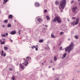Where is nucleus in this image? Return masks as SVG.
I'll use <instances>...</instances> for the list:
<instances>
[{
	"instance_id": "nucleus-1",
	"label": "nucleus",
	"mask_w": 80,
	"mask_h": 80,
	"mask_svg": "<svg viewBox=\"0 0 80 80\" xmlns=\"http://www.w3.org/2000/svg\"><path fill=\"white\" fill-rule=\"evenodd\" d=\"M74 48V44L73 42H71L69 46L65 48V52H67L68 50V53H70V52L73 50Z\"/></svg>"
},
{
	"instance_id": "nucleus-2",
	"label": "nucleus",
	"mask_w": 80,
	"mask_h": 80,
	"mask_svg": "<svg viewBox=\"0 0 80 80\" xmlns=\"http://www.w3.org/2000/svg\"><path fill=\"white\" fill-rule=\"evenodd\" d=\"M67 0H61L60 2V5L62 9L63 10L66 7V3Z\"/></svg>"
},
{
	"instance_id": "nucleus-3",
	"label": "nucleus",
	"mask_w": 80,
	"mask_h": 80,
	"mask_svg": "<svg viewBox=\"0 0 80 80\" xmlns=\"http://www.w3.org/2000/svg\"><path fill=\"white\" fill-rule=\"evenodd\" d=\"M56 22H57L58 23H62L61 18L58 17H55L53 19L52 22L55 23Z\"/></svg>"
},
{
	"instance_id": "nucleus-4",
	"label": "nucleus",
	"mask_w": 80,
	"mask_h": 80,
	"mask_svg": "<svg viewBox=\"0 0 80 80\" xmlns=\"http://www.w3.org/2000/svg\"><path fill=\"white\" fill-rule=\"evenodd\" d=\"M80 20V19L79 18H77L76 20V22H72L71 23V25L72 26H74L75 25H77L78 23V22H79V21Z\"/></svg>"
},
{
	"instance_id": "nucleus-5",
	"label": "nucleus",
	"mask_w": 80,
	"mask_h": 80,
	"mask_svg": "<svg viewBox=\"0 0 80 80\" xmlns=\"http://www.w3.org/2000/svg\"><path fill=\"white\" fill-rule=\"evenodd\" d=\"M23 60H24V62L22 63L23 65H24L25 66H27V64H28L27 60L25 59V58H23Z\"/></svg>"
},
{
	"instance_id": "nucleus-6",
	"label": "nucleus",
	"mask_w": 80,
	"mask_h": 80,
	"mask_svg": "<svg viewBox=\"0 0 80 80\" xmlns=\"http://www.w3.org/2000/svg\"><path fill=\"white\" fill-rule=\"evenodd\" d=\"M37 20L38 22V24L36 22V23L37 25H38L39 23H42V19L40 18H38Z\"/></svg>"
},
{
	"instance_id": "nucleus-7",
	"label": "nucleus",
	"mask_w": 80,
	"mask_h": 80,
	"mask_svg": "<svg viewBox=\"0 0 80 80\" xmlns=\"http://www.w3.org/2000/svg\"><path fill=\"white\" fill-rule=\"evenodd\" d=\"M19 69L21 68V70H23L24 69H25V67L23 66V65H22V64H20L19 65Z\"/></svg>"
},
{
	"instance_id": "nucleus-8",
	"label": "nucleus",
	"mask_w": 80,
	"mask_h": 80,
	"mask_svg": "<svg viewBox=\"0 0 80 80\" xmlns=\"http://www.w3.org/2000/svg\"><path fill=\"white\" fill-rule=\"evenodd\" d=\"M35 5L36 7H40V3L38 2H36L35 3Z\"/></svg>"
},
{
	"instance_id": "nucleus-9",
	"label": "nucleus",
	"mask_w": 80,
	"mask_h": 80,
	"mask_svg": "<svg viewBox=\"0 0 80 80\" xmlns=\"http://www.w3.org/2000/svg\"><path fill=\"white\" fill-rule=\"evenodd\" d=\"M67 53H65L63 55L62 57V59H64L66 57V56H67Z\"/></svg>"
},
{
	"instance_id": "nucleus-10",
	"label": "nucleus",
	"mask_w": 80,
	"mask_h": 80,
	"mask_svg": "<svg viewBox=\"0 0 80 80\" xmlns=\"http://www.w3.org/2000/svg\"><path fill=\"white\" fill-rule=\"evenodd\" d=\"M15 33H16V31L15 30L13 31L10 33L11 35H15Z\"/></svg>"
},
{
	"instance_id": "nucleus-11",
	"label": "nucleus",
	"mask_w": 80,
	"mask_h": 80,
	"mask_svg": "<svg viewBox=\"0 0 80 80\" xmlns=\"http://www.w3.org/2000/svg\"><path fill=\"white\" fill-rule=\"evenodd\" d=\"M78 8H77V7L76 6L73 8L72 10L74 12H75V11H76V10Z\"/></svg>"
},
{
	"instance_id": "nucleus-12",
	"label": "nucleus",
	"mask_w": 80,
	"mask_h": 80,
	"mask_svg": "<svg viewBox=\"0 0 80 80\" xmlns=\"http://www.w3.org/2000/svg\"><path fill=\"white\" fill-rule=\"evenodd\" d=\"M0 42H1V45H2V44H5V42L4 41H2V40H0Z\"/></svg>"
},
{
	"instance_id": "nucleus-13",
	"label": "nucleus",
	"mask_w": 80,
	"mask_h": 80,
	"mask_svg": "<svg viewBox=\"0 0 80 80\" xmlns=\"http://www.w3.org/2000/svg\"><path fill=\"white\" fill-rule=\"evenodd\" d=\"M1 56L2 57H3V50H2V51H0V55H1Z\"/></svg>"
},
{
	"instance_id": "nucleus-14",
	"label": "nucleus",
	"mask_w": 80,
	"mask_h": 80,
	"mask_svg": "<svg viewBox=\"0 0 80 80\" xmlns=\"http://www.w3.org/2000/svg\"><path fill=\"white\" fill-rule=\"evenodd\" d=\"M8 18H11V19L12 18H13V16H12V15H10L8 17Z\"/></svg>"
},
{
	"instance_id": "nucleus-15",
	"label": "nucleus",
	"mask_w": 80,
	"mask_h": 80,
	"mask_svg": "<svg viewBox=\"0 0 80 80\" xmlns=\"http://www.w3.org/2000/svg\"><path fill=\"white\" fill-rule=\"evenodd\" d=\"M46 18L47 20H49L50 19V17L48 15L46 16Z\"/></svg>"
},
{
	"instance_id": "nucleus-16",
	"label": "nucleus",
	"mask_w": 80,
	"mask_h": 80,
	"mask_svg": "<svg viewBox=\"0 0 80 80\" xmlns=\"http://www.w3.org/2000/svg\"><path fill=\"white\" fill-rule=\"evenodd\" d=\"M4 2H3V3L4 5V3H6L7 2H8V0H3Z\"/></svg>"
},
{
	"instance_id": "nucleus-17",
	"label": "nucleus",
	"mask_w": 80,
	"mask_h": 80,
	"mask_svg": "<svg viewBox=\"0 0 80 80\" xmlns=\"http://www.w3.org/2000/svg\"><path fill=\"white\" fill-rule=\"evenodd\" d=\"M11 26H12V25H11V24H8V25L7 27H8V28H9L10 27H11Z\"/></svg>"
},
{
	"instance_id": "nucleus-18",
	"label": "nucleus",
	"mask_w": 80,
	"mask_h": 80,
	"mask_svg": "<svg viewBox=\"0 0 80 80\" xmlns=\"http://www.w3.org/2000/svg\"><path fill=\"white\" fill-rule=\"evenodd\" d=\"M43 42V39H40L39 41V42L40 43H42V42Z\"/></svg>"
},
{
	"instance_id": "nucleus-19",
	"label": "nucleus",
	"mask_w": 80,
	"mask_h": 80,
	"mask_svg": "<svg viewBox=\"0 0 80 80\" xmlns=\"http://www.w3.org/2000/svg\"><path fill=\"white\" fill-rule=\"evenodd\" d=\"M4 23H8V20L6 19V20H4Z\"/></svg>"
},
{
	"instance_id": "nucleus-20",
	"label": "nucleus",
	"mask_w": 80,
	"mask_h": 80,
	"mask_svg": "<svg viewBox=\"0 0 80 80\" xmlns=\"http://www.w3.org/2000/svg\"><path fill=\"white\" fill-rule=\"evenodd\" d=\"M74 38L76 39H78V35H75L74 36Z\"/></svg>"
},
{
	"instance_id": "nucleus-21",
	"label": "nucleus",
	"mask_w": 80,
	"mask_h": 80,
	"mask_svg": "<svg viewBox=\"0 0 80 80\" xmlns=\"http://www.w3.org/2000/svg\"><path fill=\"white\" fill-rule=\"evenodd\" d=\"M34 48H36V46H33V47H31V48L32 49H33Z\"/></svg>"
},
{
	"instance_id": "nucleus-22",
	"label": "nucleus",
	"mask_w": 80,
	"mask_h": 80,
	"mask_svg": "<svg viewBox=\"0 0 80 80\" xmlns=\"http://www.w3.org/2000/svg\"><path fill=\"white\" fill-rule=\"evenodd\" d=\"M54 61H56L57 60V58L56 56H54Z\"/></svg>"
},
{
	"instance_id": "nucleus-23",
	"label": "nucleus",
	"mask_w": 80,
	"mask_h": 80,
	"mask_svg": "<svg viewBox=\"0 0 80 80\" xmlns=\"http://www.w3.org/2000/svg\"><path fill=\"white\" fill-rule=\"evenodd\" d=\"M15 76H12V80H15Z\"/></svg>"
},
{
	"instance_id": "nucleus-24",
	"label": "nucleus",
	"mask_w": 80,
	"mask_h": 80,
	"mask_svg": "<svg viewBox=\"0 0 80 80\" xmlns=\"http://www.w3.org/2000/svg\"><path fill=\"white\" fill-rule=\"evenodd\" d=\"M1 36L2 37H6V35L5 34H2Z\"/></svg>"
},
{
	"instance_id": "nucleus-25",
	"label": "nucleus",
	"mask_w": 80,
	"mask_h": 80,
	"mask_svg": "<svg viewBox=\"0 0 80 80\" xmlns=\"http://www.w3.org/2000/svg\"><path fill=\"white\" fill-rule=\"evenodd\" d=\"M51 37L52 38H55V36H54V35L53 34H51Z\"/></svg>"
},
{
	"instance_id": "nucleus-26",
	"label": "nucleus",
	"mask_w": 80,
	"mask_h": 80,
	"mask_svg": "<svg viewBox=\"0 0 80 80\" xmlns=\"http://www.w3.org/2000/svg\"><path fill=\"white\" fill-rule=\"evenodd\" d=\"M4 49L5 50H7L8 49V48L5 46L4 47Z\"/></svg>"
},
{
	"instance_id": "nucleus-27",
	"label": "nucleus",
	"mask_w": 80,
	"mask_h": 80,
	"mask_svg": "<svg viewBox=\"0 0 80 80\" xmlns=\"http://www.w3.org/2000/svg\"><path fill=\"white\" fill-rule=\"evenodd\" d=\"M63 33H64L63 32H60V35H62V34H63Z\"/></svg>"
},
{
	"instance_id": "nucleus-28",
	"label": "nucleus",
	"mask_w": 80,
	"mask_h": 80,
	"mask_svg": "<svg viewBox=\"0 0 80 80\" xmlns=\"http://www.w3.org/2000/svg\"><path fill=\"white\" fill-rule=\"evenodd\" d=\"M59 78H60L59 77H58L55 79V80H58Z\"/></svg>"
},
{
	"instance_id": "nucleus-29",
	"label": "nucleus",
	"mask_w": 80,
	"mask_h": 80,
	"mask_svg": "<svg viewBox=\"0 0 80 80\" xmlns=\"http://www.w3.org/2000/svg\"><path fill=\"white\" fill-rule=\"evenodd\" d=\"M9 70L10 71H12L13 70V69H12V68H9Z\"/></svg>"
},
{
	"instance_id": "nucleus-30",
	"label": "nucleus",
	"mask_w": 80,
	"mask_h": 80,
	"mask_svg": "<svg viewBox=\"0 0 80 80\" xmlns=\"http://www.w3.org/2000/svg\"><path fill=\"white\" fill-rule=\"evenodd\" d=\"M55 4L56 5H58V1H56Z\"/></svg>"
},
{
	"instance_id": "nucleus-31",
	"label": "nucleus",
	"mask_w": 80,
	"mask_h": 80,
	"mask_svg": "<svg viewBox=\"0 0 80 80\" xmlns=\"http://www.w3.org/2000/svg\"><path fill=\"white\" fill-rule=\"evenodd\" d=\"M59 9H60V10L61 12H63V10H62V9H61V8H60V7H59Z\"/></svg>"
},
{
	"instance_id": "nucleus-32",
	"label": "nucleus",
	"mask_w": 80,
	"mask_h": 80,
	"mask_svg": "<svg viewBox=\"0 0 80 80\" xmlns=\"http://www.w3.org/2000/svg\"><path fill=\"white\" fill-rule=\"evenodd\" d=\"M76 18L75 17H73L72 18V20H75Z\"/></svg>"
},
{
	"instance_id": "nucleus-33",
	"label": "nucleus",
	"mask_w": 80,
	"mask_h": 80,
	"mask_svg": "<svg viewBox=\"0 0 80 80\" xmlns=\"http://www.w3.org/2000/svg\"><path fill=\"white\" fill-rule=\"evenodd\" d=\"M44 13H47V10L45 9L44 10Z\"/></svg>"
},
{
	"instance_id": "nucleus-34",
	"label": "nucleus",
	"mask_w": 80,
	"mask_h": 80,
	"mask_svg": "<svg viewBox=\"0 0 80 80\" xmlns=\"http://www.w3.org/2000/svg\"><path fill=\"white\" fill-rule=\"evenodd\" d=\"M21 31V30H19L18 31V32H19V35H20V32Z\"/></svg>"
},
{
	"instance_id": "nucleus-35",
	"label": "nucleus",
	"mask_w": 80,
	"mask_h": 80,
	"mask_svg": "<svg viewBox=\"0 0 80 80\" xmlns=\"http://www.w3.org/2000/svg\"><path fill=\"white\" fill-rule=\"evenodd\" d=\"M6 55V54L5 53L3 55V57H5Z\"/></svg>"
},
{
	"instance_id": "nucleus-36",
	"label": "nucleus",
	"mask_w": 80,
	"mask_h": 80,
	"mask_svg": "<svg viewBox=\"0 0 80 80\" xmlns=\"http://www.w3.org/2000/svg\"><path fill=\"white\" fill-rule=\"evenodd\" d=\"M26 58H27V60H28V59H29V58H30V57L28 56L26 57Z\"/></svg>"
},
{
	"instance_id": "nucleus-37",
	"label": "nucleus",
	"mask_w": 80,
	"mask_h": 80,
	"mask_svg": "<svg viewBox=\"0 0 80 80\" xmlns=\"http://www.w3.org/2000/svg\"><path fill=\"white\" fill-rule=\"evenodd\" d=\"M74 2V1H72L71 2V3H73V2Z\"/></svg>"
},
{
	"instance_id": "nucleus-38",
	"label": "nucleus",
	"mask_w": 80,
	"mask_h": 80,
	"mask_svg": "<svg viewBox=\"0 0 80 80\" xmlns=\"http://www.w3.org/2000/svg\"><path fill=\"white\" fill-rule=\"evenodd\" d=\"M42 57V55H40V56H39V57H40V58H41V57Z\"/></svg>"
},
{
	"instance_id": "nucleus-39",
	"label": "nucleus",
	"mask_w": 80,
	"mask_h": 80,
	"mask_svg": "<svg viewBox=\"0 0 80 80\" xmlns=\"http://www.w3.org/2000/svg\"><path fill=\"white\" fill-rule=\"evenodd\" d=\"M8 35V33L7 32L6 33V36H7V35Z\"/></svg>"
},
{
	"instance_id": "nucleus-40",
	"label": "nucleus",
	"mask_w": 80,
	"mask_h": 80,
	"mask_svg": "<svg viewBox=\"0 0 80 80\" xmlns=\"http://www.w3.org/2000/svg\"><path fill=\"white\" fill-rule=\"evenodd\" d=\"M10 40L11 42H13V40L11 39H10Z\"/></svg>"
},
{
	"instance_id": "nucleus-41",
	"label": "nucleus",
	"mask_w": 80,
	"mask_h": 80,
	"mask_svg": "<svg viewBox=\"0 0 80 80\" xmlns=\"http://www.w3.org/2000/svg\"><path fill=\"white\" fill-rule=\"evenodd\" d=\"M35 50H36V51H38V48H35Z\"/></svg>"
},
{
	"instance_id": "nucleus-42",
	"label": "nucleus",
	"mask_w": 80,
	"mask_h": 80,
	"mask_svg": "<svg viewBox=\"0 0 80 80\" xmlns=\"http://www.w3.org/2000/svg\"><path fill=\"white\" fill-rule=\"evenodd\" d=\"M67 21L68 22H70V20H69V19L67 18Z\"/></svg>"
},
{
	"instance_id": "nucleus-43",
	"label": "nucleus",
	"mask_w": 80,
	"mask_h": 80,
	"mask_svg": "<svg viewBox=\"0 0 80 80\" xmlns=\"http://www.w3.org/2000/svg\"><path fill=\"white\" fill-rule=\"evenodd\" d=\"M43 30H46V28H43Z\"/></svg>"
},
{
	"instance_id": "nucleus-44",
	"label": "nucleus",
	"mask_w": 80,
	"mask_h": 80,
	"mask_svg": "<svg viewBox=\"0 0 80 80\" xmlns=\"http://www.w3.org/2000/svg\"><path fill=\"white\" fill-rule=\"evenodd\" d=\"M62 47H60V50H62Z\"/></svg>"
},
{
	"instance_id": "nucleus-45",
	"label": "nucleus",
	"mask_w": 80,
	"mask_h": 80,
	"mask_svg": "<svg viewBox=\"0 0 80 80\" xmlns=\"http://www.w3.org/2000/svg\"><path fill=\"white\" fill-rule=\"evenodd\" d=\"M5 26L4 25H3L2 26V27L3 28H5Z\"/></svg>"
},
{
	"instance_id": "nucleus-46",
	"label": "nucleus",
	"mask_w": 80,
	"mask_h": 80,
	"mask_svg": "<svg viewBox=\"0 0 80 80\" xmlns=\"http://www.w3.org/2000/svg\"><path fill=\"white\" fill-rule=\"evenodd\" d=\"M45 27H48V25H45Z\"/></svg>"
},
{
	"instance_id": "nucleus-47",
	"label": "nucleus",
	"mask_w": 80,
	"mask_h": 80,
	"mask_svg": "<svg viewBox=\"0 0 80 80\" xmlns=\"http://www.w3.org/2000/svg\"><path fill=\"white\" fill-rule=\"evenodd\" d=\"M48 68H51V66H49V67H48Z\"/></svg>"
},
{
	"instance_id": "nucleus-48",
	"label": "nucleus",
	"mask_w": 80,
	"mask_h": 80,
	"mask_svg": "<svg viewBox=\"0 0 80 80\" xmlns=\"http://www.w3.org/2000/svg\"><path fill=\"white\" fill-rule=\"evenodd\" d=\"M47 48L50 49V48H49V47H48Z\"/></svg>"
},
{
	"instance_id": "nucleus-49",
	"label": "nucleus",
	"mask_w": 80,
	"mask_h": 80,
	"mask_svg": "<svg viewBox=\"0 0 80 80\" xmlns=\"http://www.w3.org/2000/svg\"><path fill=\"white\" fill-rule=\"evenodd\" d=\"M55 70V68H53L52 69V70Z\"/></svg>"
},
{
	"instance_id": "nucleus-50",
	"label": "nucleus",
	"mask_w": 80,
	"mask_h": 80,
	"mask_svg": "<svg viewBox=\"0 0 80 80\" xmlns=\"http://www.w3.org/2000/svg\"><path fill=\"white\" fill-rule=\"evenodd\" d=\"M42 65H43V63L42 62Z\"/></svg>"
},
{
	"instance_id": "nucleus-51",
	"label": "nucleus",
	"mask_w": 80,
	"mask_h": 80,
	"mask_svg": "<svg viewBox=\"0 0 80 80\" xmlns=\"http://www.w3.org/2000/svg\"><path fill=\"white\" fill-rule=\"evenodd\" d=\"M14 22H17V20H15L14 21Z\"/></svg>"
},
{
	"instance_id": "nucleus-52",
	"label": "nucleus",
	"mask_w": 80,
	"mask_h": 80,
	"mask_svg": "<svg viewBox=\"0 0 80 80\" xmlns=\"http://www.w3.org/2000/svg\"><path fill=\"white\" fill-rule=\"evenodd\" d=\"M29 59H30V60H31V58H29Z\"/></svg>"
},
{
	"instance_id": "nucleus-53",
	"label": "nucleus",
	"mask_w": 80,
	"mask_h": 80,
	"mask_svg": "<svg viewBox=\"0 0 80 80\" xmlns=\"http://www.w3.org/2000/svg\"><path fill=\"white\" fill-rule=\"evenodd\" d=\"M78 2H80V0H78Z\"/></svg>"
},
{
	"instance_id": "nucleus-54",
	"label": "nucleus",
	"mask_w": 80,
	"mask_h": 80,
	"mask_svg": "<svg viewBox=\"0 0 80 80\" xmlns=\"http://www.w3.org/2000/svg\"><path fill=\"white\" fill-rule=\"evenodd\" d=\"M68 40H70V39H68Z\"/></svg>"
},
{
	"instance_id": "nucleus-55",
	"label": "nucleus",
	"mask_w": 80,
	"mask_h": 80,
	"mask_svg": "<svg viewBox=\"0 0 80 80\" xmlns=\"http://www.w3.org/2000/svg\"><path fill=\"white\" fill-rule=\"evenodd\" d=\"M36 46L37 47H38V45H36Z\"/></svg>"
},
{
	"instance_id": "nucleus-56",
	"label": "nucleus",
	"mask_w": 80,
	"mask_h": 80,
	"mask_svg": "<svg viewBox=\"0 0 80 80\" xmlns=\"http://www.w3.org/2000/svg\"><path fill=\"white\" fill-rule=\"evenodd\" d=\"M17 64H18V63Z\"/></svg>"
},
{
	"instance_id": "nucleus-57",
	"label": "nucleus",
	"mask_w": 80,
	"mask_h": 80,
	"mask_svg": "<svg viewBox=\"0 0 80 80\" xmlns=\"http://www.w3.org/2000/svg\"><path fill=\"white\" fill-rule=\"evenodd\" d=\"M44 2H45V0H44Z\"/></svg>"
},
{
	"instance_id": "nucleus-58",
	"label": "nucleus",
	"mask_w": 80,
	"mask_h": 80,
	"mask_svg": "<svg viewBox=\"0 0 80 80\" xmlns=\"http://www.w3.org/2000/svg\"><path fill=\"white\" fill-rule=\"evenodd\" d=\"M43 26H44V24H43Z\"/></svg>"
},
{
	"instance_id": "nucleus-59",
	"label": "nucleus",
	"mask_w": 80,
	"mask_h": 80,
	"mask_svg": "<svg viewBox=\"0 0 80 80\" xmlns=\"http://www.w3.org/2000/svg\"><path fill=\"white\" fill-rule=\"evenodd\" d=\"M45 62H46V61H45Z\"/></svg>"
}]
</instances>
